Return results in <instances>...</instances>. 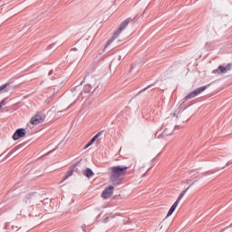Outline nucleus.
Listing matches in <instances>:
<instances>
[{
	"instance_id": "obj_16",
	"label": "nucleus",
	"mask_w": 232,
	"mask_h": 232,
	"mask_svg": "<svg viewBox=\"0 0 232 232\" xmlns=\"http://www.w3.org/2000/svg\"><path fill=\"white\" fill-rule=\"evenodd\" d=\"M83 92L85 93H92V92H93V88L92 87V85L86 84L83 88Z\"/></svg>"
},
{
	"instance_id": "obj_1",
	"label": "nucleus",
	"mask_w": 232,
	"mask_h": 232,
	"mask_svg": "<svg viewBox=\"0 0 232 232\" xmlns=\"http://www.w3.org/2000/svg\"><path fill=\"white\" fill-rule=\"evenodd\" d=\"M135 159H130V164H128L127 166L119 165L111 167L109 169L111 171L110 179L111 184H113V186H121V184H122V178L124 177V175H126V171H128V169H130V168H131L132 166H135Z\"/></svg>"
},
{
	"instance_id": "obj_19",
	"label": "nucleus",
	"mask_w": 232,
	"mask_h": 232,
	"mask_svg": "<svg viewBox=\"0 0 232 232\" xmlns=\"http://www.w3.org/2000/svg\"><path fill=\"white\" fill-rule=\"evenodd\" d=\"M150 87H151V85H149V86L145 87L141 92H146V90H148V88H150Z\"/></svg>"
},
{
	"instance_id": "obj_9",
	"label": "nucleus",
	"mask_w": 232,
	"mask_h": 232,
	"mask_svg": "<svg viewBox=\"0 0 232 232\" xmlns=\"http://www.w3.org/2000/svg\"><path fill=\"white\" fill-rule=\"evenodd\" d=\"M102 135V131L98 132L96 135H94L92 140L86 144V146L84 147V150H87V148H90V146H92L95 140H97V139H99V136Z\"/></svg>"
},
{
	"instance_id": "obj_4",
	"label": "nucleus",
	"mask_w": 232,
	"mask_h": 232,
	"mask_svg": "<svg viewBox=\"0 0 232 232\" xmlns=\"http://www.w3.org/2000/svg\"><path fill=\"white\" fill-rule=\"evenodd\" d=\"M44 119H46V115L43 113H37L31 118L30 122L34 126H37L39 124H43V122H44Z\"/></svg>"
},
{
	"instance_id": "obj_2",
	"label": "nucleus",
	"mask_w": 232,
	"mask_h": 232,
	"mask_svg": "<svg viewBox=\"0 0 232 232\" xmlns=\"http://www.w3.org/2000/svg\"><path fill=\"white\" fill-rule=\"evenodd\" d=\"M131 21H133V19L131 17H129V18L125 19L123 22H121L118 30L115 31L114 34L107 42V46H110V44H111L113 43V41L115 39H117V37H119V35H121V34L122 33V30H124L126 28V26H128L130 24V23H131Z\"/></svg>"
},
{
	"instance_id": "obj_25",
	"label": "nucleus",
	"mask_w": 232,
	"mask_h": 232,
	"mask_svg": "<svg viewBox=\"0 0 232 232\" xmlns=\"http://www.w3.org/2000/svg\"><path fill=\"white\" fill-rule=\"evenodd\" d=\"M0 109H1V105H0Z\"/></svg>"
},
{
	"instance_id": "obj_18",
	"label": "nucleus",
	"mask_w": 232,
	"mask_h": 232,
	"mask_svg": "<svg viewBox=\"0 0 232 232\" xmlns=\"http://www.w3.org/2000/svg\"><path fill=\"white\" fill-rule=\"evenodd\" d=\"M108 220H110V218H109V217L105 218L103 219V224H106V222H108Z\"/></svg>"
},
{
	"instance_id": "obj_17",
	"label": "nucleus",
	"mask_w": 232,
	"mask_h": 232,
	"mask_svg": "<svg viewBox=\"0 0 232 232\" xmlns=\"http://www.w3.org/2000/svg\"><path fill=\"white\" fill-rule=\"evenodd\" d=\"M0 106L3 108V106H6V99H4L3 101L0 102Z\"/></svg>"
},
{
	"instance_id": "obj_23",
	"label": "nucleus",
	"mask_w": 232,
	"mask_h": 232,
	"mask_svg": "<svg viewBox=\"0 0 232 232\" xmlns=\"http://www.w3.org/2000/svg\"><path fill=\"white\" fill-rule=\"evenodd\" d=\"M75 90H77L79 92V87H76Z\"/></svg>"
},
{
	"instance_id": "obj_7",
	"label": "nucleus",
	"mask_w": 232,
	"mask_h": 232,
	"mask_svg": "<svg viewBox=\"0 0 232 232\" xmlns=\"http://www.w3.org/2000/svg\"><path fill=\"white\" fill-rule=\"evenodd\" d=\"M26 135V130L20 128L17 129L13 134V140H19V139H23Z\"/></svg>"
},
{
	"instance_id": "obj_12",
	"label": "nucleus",
	"mask_w": 232,
	"mask_h": 232,
	"mask_svg": "<svg viewBox=\"0 0 232 232\" xmlns=\"http://www.w3.org/2000/svg\"><path fill=\"white\" fill-rule=\"evenodd\" d=\"M82 175H84V177H87V179H90V177H93L94 173L93 170H92V169L88 168L82 170Z\"/></svg>"
},
{
	"instance_id": "obj_21",
	"label": "nucleus",
	"mask_w": 232,
	"mask_h": 232,
	"mask_svg": "<svg viewBox=\"0 0 232 232\" xmlns=\"http://www.w3.org/2000/svg\"><path fill=\"white\" fill-rule=\"evenodd\" d=\"M50 75H53V71H50V72H49V76H50Z\"/></svg>"
},
{
	"instance_id": "obj_11",
	"label": "nucleus",
	"mask_w": 232,
	"mask_h": 232,
	"mask_svg": "<svg viewBox=\"0 0 232 232\" xmlns=\"http://www.w3.org/2000/svg\"><path fill=\"white\" fill-rule=\"evenodd\" d=\"M177 206H179V201H175L174 204L169 208L167 217H171L173 213H175V210L177 209Z\"/></svg>"
},
{
	"instance_id": "obj_24",
	"label": "nucleus",
	"mask_w": 232,
	"mask_h": 232,
	"mask_svg": "<svg viewBox=\"0 0 232 232\" xmlns=\"http://www.w3.org/2000/svg\"><path fill=\"white\" fill-rule=\"evenodd\" d=\"M208 44L207 43L205 46H208Z\"/></svg>"
},
{
	"instance_id": "obj_13",
	"label": "nucleus",
	"mask_w": 232,
	"mask_h": 232,
	"mask_svg": "<svg viewBox=\"0 0 232 232\" xmlns=\"http://www.w3.org/2000/svg\"><path fill=\"white\" fill-rule=\"evenodd\" d=\"M6 92H10V83H5L0 86V93H5Z\"/></svg>"
},
{
	"instance_id": "obj_15",
	"label": "nucleus",
	"mask_w": 232,
	"mask_h": 232,
	"mask_svg": "<svg viewBox=\"0 0 232 232\" xmlns=\"http://www.w3.org/2000/svg\"><path fill=\"white\" fill-rule=\"evenodd\" d=\"M72 175H73V169H70L68 170V172L66 173V175L64 176V178L62 179V182H64V180L70 179V177H72Z\"/></svg>"
},
{
	"instance_id": "obj_14",
	"label": "nucleus",
	"mask_w": 232,
	"mask_h": 232,
	"mask_svg": "<svg viewBox=\"0 0 232 232\" xmlns=\"http://www.w3.org/2000/svg\"><path fill=\"white\" fill-rule=\"evenodd\" d=\"M173 134V128L168 130V128H165V130L162 132L163 137H168L169 135Z\"/></svg>"
},
{
	"instance_id": "obj_8",
	"label": "nucleus",
	"mask_w": 232,
	"mask_h": 232,
	"mask_svg": "<svg viewBox=\"0 0 232 232\" xmlns=\"http://www.w3.org/2000/svg\"><path fill=\"white\" fill-rule=\"evenodd\" d=\"M113 186H110L108 188H105L102 193V197L103 198H109V197H111L113 195Z\"/></svg>"
},
{
	"instance_id": "obj_5",
	"label": "nucleus",
	"mask_w": 232,
	"mask_h": 232,
	"mask_svg": "<svg viewBox=\"0 0 232 232\" xmlns=\"http://www.w3.org/2000/svg\"><path fill=\"white\" fill-rule=\"evenodd\" d=\"M208 88V85L205 86H201L199 88H197L196 90L192 91L191 92H189L186 97H185V101H189V99H193L195 97H197V95H200V93H202V92H205V90Z\"/></svg>"
},
{
	"instance_id": "obj_10",
	"label": "nucleus",
	"mask_w": 232,
	"mask_h": 232,
	"mask_svg": "<svg viewBox=\"0 0 232 232\" xmlns=\"http://www.w3.org/2000/svg\"><path fill=\"white\" fill-rule=\"evenodd\" d=\"M193 184H195V183L190 184L186 189H184V190L179 194V196L178 197L176 202L179 203L180 200H182V198H184V195H186V193H188V189H189V188H191V186H193Z\"/></svg>"
},
{
	"instance_id": "obj_6",
	"label": "nucleus",
	"mask_w": 232,
	"mask_h": 232,
	"mask_svg": "<svg viewBox=\"0 0 232 232\" xmlns=\"http://www.w3.org/2000/svg\"><path fill=\"white\" fill-rule=\"evenodd\" d=\"M24 202H25V204H28L30 208H33V206H34V204H36L37 202V198L35 197V194H28L24 198Z\"/></svg>"
},
{
	"instance_id": "obj_22",
	"label": "nucleus",
	"mask_w": 232,
	"mask_h": 232,
	"mask_svg": "<svg viewBox=\"0 0 232 232\" xmlns=\"http://www.w3.org/2000/svg\"><path fill=\"white\" fill-rule=\"evenodd\" d=\"M231 164H232V161H228V162L227 163V166H231Z\"/></svg>"
},
{
	"instance_id": "obj_20",
	"label": "nucleus",
	"mask_w": 232,
	"mask_h": 232,
	"mask_svg": "<svg viewBox=\"0 0 232 232\" xmlns=\"http://www.w3.org/2000/svg\"><path fill=\"white\" fill-rule=\"evenodd\" d=\"M82 229L83 231H85V229H86V225H82Z\"/></svg>"
},
{
	"instance_id": "obj_3",
	"label": "nucleus",
	"mask_w": 232,
	"mask_h": 232,
	"mask_svg": "<svg viewBox=\"0 0 232 232\" xmlns=\"http://www.w3.org/2000/svg\"><path fill=\"white\" fill-rule=\"evenodd\" d=\"M232 63H227L226 66L219 65L218 69H215L212 73L218 74V75H224L227 73V72H231Z\"/></svg>"
}]
</instances>
